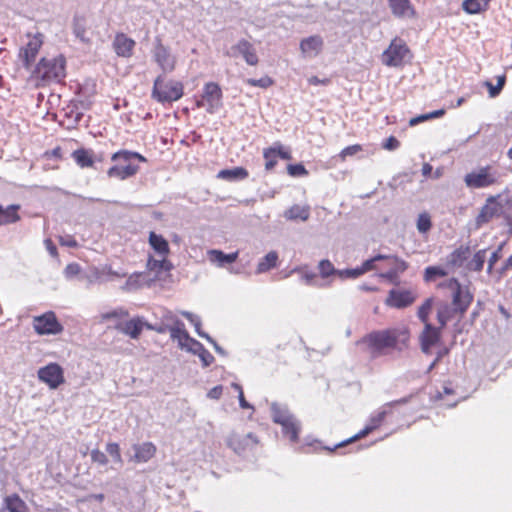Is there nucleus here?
I'll return each instance as SVG.
<instances>
[{
	"label": "nucleus",
	"instance_id": "obj_1",
	"mask_svg": "<svg viewBox=\"0 0 512 512\" xmlns=\"http://www.w3.org/2000/svg\"><path fill=\"white\" fill-rule=\"evenodd\" d=\"M408 332L405 329H387L373 331L363 337L357 344H366L373 358L379 357L387 348H395L398 342L405 343Z\"/></svg>",
	"mask_w": 512,
	"mask_h": 512
},
{
	"label": "nucleus",
	"instance_id": "obj_2",
	"mask_svg": "<svg viewBox=\"0 0 512 512\" xmlns=\"http://www.w3.org/2000/svg\"><path fill=\"white\" fill-rule=\"evenodd\" d=\"M135 159L140 162H146V158L137 152L128 150L115 152L111 156V160L116 162V164L107 170V176L118 180H126L134 176L139 170V166L133 163Z\"/></svg>",
	"mask_w": 512,
	"mask_h": 512
},
{
	"label": "nucleus",
	"instance_id": "obj_3",
	"mask_svg": "<svg viewBox=\"0 0 512 512\" xmlns=\"http://www.w3.org/2000/svg\"><path fill=\"white\" fill-rule=\"evenodd\" d=\"M270 409L273 421L282 427V434L288 437L292 443H296L301 431L300 421L285 405L274 402L271 404Z\"/></svg>",
	"mask_w": 512,
	"mask_h": 512
},
{
	"label": "nucleus",
	"instance_id": "obj_4",
	"mask_svg": "<svg viewBox=\"0 0 512 512\" xmlns=\"http://www.w3.org/2000/svg\"><path fill=\"white\" fill-rule=\"evenodd\" d=\"M501 173L492 165L480 166L464 176V183L469 189H483L501 184Z\"/></svg>",
	"mask_w": 512,
	"mask_h": 512
},
{
	"label": "nucleus",
	"instance_id": "obj_5",
	"mask_svg": "<svg viewBox=\"0 0 512 512\" xmlns=\"http://www.w3.org/2000/svg\"><path fill=\"white\" fill-rule=\"evenodd\" d=\"M65 75V59L63 56L42 58L33 71V76L44 83L60 82L65 78Z\"/></svg>",
	"mask_w": 512,
	"mask_h": 512
},
{
	"label": "nucleus",
	"instance_id": "obj_6",
	"mask_svg": "<svg viewBox=\"0 0 512 512\" xmlns=\"http://www.w3.org/2000/svg\"><path fill=\"white\" fill-rule=\"evenodd\" d=\"M152 96L161 103L177 101L183 96V85L174 80L164 82L158 76L154 81Z\"/></svg>",
	"mask_w": 512,
	"mask_h": 512
},
{
	"label": "nucleus",
	"instance_id": "obj_7",
	"mask_svg": "<svg viewBox=\"0 0 512 512\" xmlns=\"http://www.w3.org/2000/svg\"><path fill=\"white\" fill-rule=\"evenodd\" d=\"M440 288H447L452 292L453 307L459 314H464L470 306L473 295L468 287L462 286L457 279L450 278L439 284Z\"/></svg>",
	"mask_w": 512,
	"mask_h": 512
},
{
	"label": "nucleus",
	"instance_id": "obj_8",
	"mask_svg": "<svg viewBox=\"0 0 512 512\" xmlns=\"http://www.w3.org/2000/svg\"><path fill=\"white\" fill-rule=\"evenodd\" d=\"M198 108H205V110L212 114L215 113L222 106V90L215 82H208L204 85L203 93L196 101Z\"/></svg>",
	"mask_w": 512,
	"mask_h": 512
},
{
	"label": "nucleus",
	"instance_id": "obj_9",
	"mask_svg": "<svg viewBox=\"0 0 512 512\" xmlns=\"http://www.w3.org/2000/svg\"><path fill=\"white\" fill-rule=\"evenodd\" d=\"M258 442L257 436L251 432L241 434L231 431L225 438L227 447L238 455H244L252 451L258 445Z\"/></svg>",
	"mask_w": 512,
	"mask_h": 512
},
{
	"label": "nucleus",
	"instance_id": "obj_10",
	"mask_svg": "<svg viewBox=\"0 0 512 512\" xmlns=\"http://www.w3.org/2000/svg\"><path fill=\"white\" fill-rule=\"evenodd\" d=\"M151 53L153 61L164 74L171 73L175 70L177 56L173 54L170 47L165 46L160 39L156 40Z\"/></svg>",
	"mask_w": 512,
	"mask_h": 512
},
{
	"label": "nucleus",
	"instance_id": "obj_11",
	"mask_svg": "<svg viewBox=\"0 0 512 512\" xmlns=\"http://www.w3.org/2000/svg\"><path fill=\"white\" fill-rule=\"evenodd\" d=\"M408 53L409 49L405 41L401 38H394L383 52L381 61L386 66L398 67L402 65Z\"/></svg>",
	"mask_w": 512,
	"mask_h": 512
},
{
	"label": "nucleus",
	"instance_id": "obj_12",
	"mask_svg": "<svg viewBox=\"0 0 512 512\" xmlns=\"http://www.w3.org/2000/svg\"><path fill=\"white\" fill-rule=\"evenodd\" d=\"M33 328L39 335H57L63 331L62 324L52 311H48L33 318Z\"/></svg>",
	"mask_w": 512,
	"mask_h": 512
},
{
	"label": "nucleus",
	"instance_id": "obj_13",
	"mask_svg": "<svg viewBox=\"0 0 512 512\" xmlns=\"http://www.w3.org/2000/svg\"><path fill=\"white\" fill-rule=\"evenodd\" d=\"M28 42L19 51V60L22 62L26 69H29L43 44V34L36 33L35 35L28 34Z\"/></svg>",
	"mask_w": 512,
	"mask_h": 512
},
{
	"label": "nucleus",
	"instance_id": "obj_14",
	"mask_svg": "<svg viewBox=\"0 0 512 512\" xmlns=\"http://www.w3.org/2000/svg\"><path fill=\"white\" fill-rule=\"evenodd\" d=\"M388 413H390V410L386 407V405H383L376 413L371 415L368 424L365 426L363 430H361L359 433L352 436L351 438L336 444L334 448L326 447V449L329 451H334L336 448L343 447L359 438L365 437L370 432H372L373 430L380 426V424L385 419Z\"/></svg>",
	"mask_w": 512,
	"mask_h": 512
},
{
	"label": "nucleus",
	"instance_id": "obj_15",
	"mask_svg": "<svg viewBox=\"0 0 512 512\" xmlns=\"http://www.w3.org/2000/svg\"><path fill=\"white\" fill-rule=\"evenodd\" d=\"M225 54L234 58L241 56L250 66H255L259 62L254 45L246 39H240L236 44L231 46Z\"/></svg>",
	"mask_w": 512,
	"mask_h": 512
},
{
	"label": "nucleus",
	"instance_id": "obj_16",
	"mask_svg": "<svg viewBox=\"0 0 512 512\" xmlns=\"http://www.w3.org/2000/svg\"><path fill=\"white\" fill-rule=\"evenodd\" d=\"M38 378L51 389L58 388L64 383V371L57 363H49L38 370Z\"/></svg>",
	"mask_w": 512,
	"mask_h": 512
},
{
	"label": "nucleus",
	"instance_id": "obj_17",
	"mask_svg": "<svg viewBox=\"0 0 512 512\" xmlns=\"http://www.w3.org/2000/svg\"><path fill=\"white\" fill-rule=\"evenodd\" d=\"M499 198L500 195L490 196L487 198L486 203L482 206L476 217L477 227H481L500 214L502 206L498 202Z\"/></svg>",
	"mask_w": 512,
	"mask_h": 512
},
{
	"label": "nucleus",
	"instance_id": "obj_18",
	"mask_svg": "<svg viewBox=\"0 0 512 512\" xmlns=\"http://www.w3.org/2000/svg\"><path fill=\"white\" fill-rule=\"evenodd\" d=\"M442 329L441 327H434L431 323L424 324V329L420 335V344L423 353L429 354L432 346L439 342Z\"/></svg>",
	"mask_w": 512,
	"mask_h": 512
},
{
	"label": "nucleus",
	"instance_id": "obj_19",
	"mask_svg": "<svg viewBox=\"0 0 512 512\" xmlns=\"http://www.w3.org/2000/svg\"><path fill=\"white\" fill-rule=\"evenodd\" d=\"M415 295L410 290H395L389 292L386 304L395 308H405L415 301Z\"/></svg>",
	"mask_w": 512,
	"mask_h": 512
},
{
	"label": "nucleus",
	"instance_id": "obj_20",
	"mask_svg": "<svg viewBox=\"0 0 512 512\" xmlns=\"http://www.w3.org/2000/svg\"><path fill=\"white\" fill-rule=\"evenodd\" d=\"M174 332L178 333L179 335H174L176 338L173 339V341L177 342L178 347L181 350H185L194 355H198L199 352L204 348L202 343L190 337L186 329L184 331L175 330Z\"/></svg>",
	"mask_w": 512,
	"mask_h": 512
},
{
	"label": "nucleus",
	"instance_id": "obj_21",
	"mask_svg": "<svg viewBox=\"0 0 512 512\" xmlns=\"http://www.w3.org/2000/svg\"><path fill=\"white\" fill-rule=\"evenodd\" d=\"M324 41L319 35L309 36L300 42V50L304 57H316L323 49Z\"/></svg>",
	"mask_w": 512,
	"mask_h": 512
},
{
	"label": "nucleus",
	"instance_id": "obj_22",
	"mask_svg": "<svg viewBox=\"0 0 512 512\" xmlns=\"http://www.w3.org/2000/svg\"><path fill=\"white\" fill-rule=\"evenodd\" d=\"M116 328L130 338L138 339L143 328H146V321H144L142 317H135L128 321L119 323Z\"/></svg>",
	"mask_w": 512,
	"mask_h": 512
},
{
	"label": "nucleus",
	"instance_id": "obj_23",
	"mask_svg": "<svg viewBox=\"0 0 512 512\" xmlns=\"http://www.w3.org/2000/svg\"><path fill=\"white\" fill-rule=\"evenodd\" d=\"M158 313L160 320L168 326L172 340L176 338L174 335H179L178 333L174 332L175 330H185L184 323L172 311L161 308L159 309Z\"/></svg>",
	"mask_w": 512,
	"mask_h": 512
},
{
	"label": "nucleus",
	"instance_id": "obj_24",
	"mask_svg": "<svg viewBox=\"0 0 512 512\" xmlns=\"http://www.w3.org/2000/svg\"><path fill=\"white\" fill-rule=\"evenodd\" d=\"M135 44L136 43L132 38H129L123 33H119L115 36L113 48L118 56L129 58L133 54Z\"/></svg>",
	"mask_w": 512,
	"mask_h": 512
},
{
	"label": "nucleus",
	"instance_id": "obj_25",
	"mask_svg": "<svg viewBox=\"0 0 512 512\" xmlns=\"http://www.w3.org/2000/svg\"><path fill=\"white\" fill-rule=\"evenodd\" d=\"M207 255L212 264L222 268L227 264L234 263L238 258L239 252L235 251L233 253L226 254L221 250L210 249L207 251Z\"/></svg>",
	"mask_w": 512,
	"mask_h": 512
},
{
	"label": "nucleus",
	"instance_id": "obj_26",
	"mask_svg": "<svg viewBox=\"0 0 512 512\" xmlns=\"http://www.w3.org/2000/svg\"><path fill=\"white\" fill-rule=\"evenodd\" d=\"M133 450L135 453L132 460L138 463H145L155 455L156 447L151 442H145L142 444H135L133 446Z\"/></svg>",
	"mask_w": 512,
	"mask_h": 512
},
{
	"label": "nucleus",
	"instance_id": "obj_27",
	"mask_svg": "<svg viewBox=\"0 0 512 512\" xmlns=\"http://www.w3.org/2000/svg\"><path fill=\"white\" fill-rule=\"evenodd\" d=\"M126 276L125 272L115 271L109 265L96 267L93 269V277L98 282H108L116 278H123Z\"/></svg>",
	"mask_w": 512,
	"mask_h": 512
},
{
	"label": "nucleus",
	"instance_id": "obj_28",
	"mask_svg": "<svg viewBox=\"0 0 512 512\" xmlns=\"http://www.w3.org/2000/svg\"><path fill=\"white\" fill-rule=\"evenodd\" d=\"M149 244L160 257L166 258L170 252L168 241L160 234L149 233Z\"/></svg>",
	"mask_w": 512,
	"mask_h": 512
},
{
	"label": "nucleus",
	"instance_id": "obj_29",
	"mask_svg": "<svg viewBox=\"0 0 512 512\" xmlns=\"http://www.w3.org/2000/svg\"><path fill=\"white\" fill-rule=\"evenodd\" d=\"M392 13L397 17H410L414 9L410 0H388Z\"/></svg>",
	"mask_w": 512,
	"mask_h": 512
},
{
	"label": "nucleus",
	"instance_id": "obj_30",
	"mask_svg": "<svg viewBox=\"0 0 512 512\" xmlns=\"http://www.w3.org/2000/svg\"><path fill=\"white\" fill-rule=\"evenodd\" d=\"M20 205L12 204L7 207H3L0 204V226L16 223L20 220L18 210Z\"/></svg>",
	"mask_w": 512,
	"mask_h": 512
},
{
	"label": "nucleus",
	"instance_id": "obj_31",
	"mask_svg": "<svg viewBox=\"0 0 512 512\" xmlns=\"http://www.w3.org/2000/svg\"><path fill=\"white\" fill-rule=\"evenodd\" d=\"M470 255L468 246H461L448 256V263L454 267H461Z\"/></svg>",
	"mask_w": 512,
	"mask_h": 512
},
{
	"label": "nucleus",
	"instance_id": "obj_32",
	"mask_svg": "<svg viewBox=\"0 0 512 512\" xmlns=\"http://www.w3.org/2000/svg\"><path fill=\"white\" fill-rule=\"evenodd\" d=\"M74 161L81 168H88L93 166V152L84 148L75 150L72 153Z\"/></svg>",
	"mask_w": 512,
	"mask_h": 512
},
{
	"label": "nucleus",
	"instance_id": "obj_33",
	"mask_svg": "<svg viewBox=\"0 0 512 512\" xmlns=\"http://www.w3.org/2000/svg\"><path fill=\"white\" fill-rule=\"evenodd\" d=\"M458 313L454 307H451L448 303H441L437 309V320L441 328H444L448 321Z\"/></svg>",
	"mask_w": 512,
	"mask_h": 512
},
{
	"label": "nucleus",
	"instance_id": "obj_34",
	"mask_svg": "<svg viewBox=\"0 0 512 512\" xmlns=\"http://www.w3.org/2000/svg\"><path fill=\"white\" fill-rule=\"evenodd\" d=\"M309 215V208L300 205H293L284 213V217L288 220L306 221L309 218Z\"/></svg>",
	"mask_w": 512,
	"mask_h": 512
},
{
	"label": "nucleus",
	"instance_id": "obj_35",
	"mask_svg": "<svg viewBox=\"0 0 512 512\" xmlns=\"http://www.w3.org/2000/svg\"><path fill=\"white\" fill-rule=\"evenodd\" d=\"M277 260L278 254L275 251L269 252L259 261L256 268V273L262 274L274 268L277 264Z\"/></svg>",
	"mask_w": 512,
	"mask_h": 512
},
{
	"label": "nucleus",
	"instance_id": "obj_36",
	"mask_svg": "<svg viewBox=\"0 0 512 512\" xmlns=\"http://www.w3.org/2000/svg\"><path fill=\"white\" fill-rule=\"evenodd\" d=\"M5 507L9 512H26L25 502L17 495L13 494L5 498Z\"/></svg>",
	"mask_w": 512,
	"mask_h": 512
},
{
	"label": "nucleus",
	"instance_id": "obj_37",
	"mask_svg": "<svg viewBox=\"0 0 512 512\" xmlns=\"http://www.w3.org/2000/svg\"><path fill=\"white\" fill-rule=\"evenodd\" d=\"M490 0H464L462 7L469 14H477L484 11Z\"/></svg>",
	"mask_w": 512,
	"mask_h": 512
},
{
	"label": "nucleus",
	"instance_id": "obj_38",
	"mask_svg": "<svg viewBox=\"0 0 512 512\" xmlns=\"http://www.w3.org/2000/svg\"><path fill=\"white\" fill-rule=\"evenodd\" d=\"M248 176V172L242 167H236L233 169H224L219 171L218 178L225 180H237L245 179Z\"/></svg>",
	"mask_w": 512,
	"mask_h": 512
},
{
	"label": "nucleus",
	"instance_id": "obj_39",
	"mask_svg": "<svg viewBox=\"0 0 512 512\" xmlns=\"http://www.w3.org/2000/svg\"><path fill=\"white\" fill-rule=\"evenodd\" d=\"M486 260V249L477 251L472 259L468 262L467 268L472 271H481Z\"/></svg>",
	"mask_w": 512,
	"mask_h": 512
},
{
	"label": "nucleus",
	"instance_id": "obj_40",
	"mask_svg": "<svg viewBox=\"0 0 512 512\" xmlns=\"http://www.w3.org/2000/svg\"><path fill=\"white\" fill-rule=\"evenodd\" d=\"M319 274L323 279H327L333 275L337 276L338 269L334 267L331 261L324 259L318 264Z\"/></svg>",
	"mask_w": 512,
	"mask_h": 512
},
{
	"label": "nucleus",
	"instance_id": "obj_41",
	"mask_svg": "<svg viewBox=\"0 0 512 512\" xmlns=\"http://www.w3.org/2000/svg\"><path fill=\"white\" fill-rule=\"evenodd\" d=\"M387 256L388 258H384V260L389 262V265L391 266L390 269L395 272L397 276H399L400 273H403L407 269L408 265L404 260L399 259L396 256Z\"/></svg>",
	"mask_w": 512,
	"mask_h": 512
},
{
	"label": "nucleus",
	"instance_id": "obj_42",
	"mask_svg": "<svg viewBox=\"0 0 512 512\" xmlns=\"http://www.w3.org/2000/svg\"><path fill=\"white\" fill-rule=\"evenodd\" d=\"M384 258H388L387 255L378 254L370 259L365 260L362 265L359 268V271H361V275L377 269L376 262L384 260Z\"/></svg>",
	"mask_w": 512,
	"mask_h": 512
},
{
	"label": "nucleus",
	"instance_id": "obj_43",
	"mask_svg": "<svg viewBox=\"0 0 512 512\" xmlns=\"http://www.w3.org/2000/svg\"><path fill=\"white\" fill-rule=\"evenodd\" d=\"M433 306V298H427L425 302L419 307L417 315L418 318L424 323H430L428 321L429 314Z\"/></svg>",
	"mask_w": 512,
	"mask_h": 512
},
{
	"label": "nucleus",
	"instance_id": "obj_44",
	"mask_svg": "<svg viewBox=\"0 0 512 512\" xmlns=\"http://www.w3.org/2000/svg\"><path fill=\"white\" fill-rule=\"evenodd\" d=\"M73 33L82 42H87L86 28L83 19L75 18L73 21Z\"/></svg>",
	"mask_w": 512,
	"mask_h": 512
},
{
	"label": "nucleus",
	"instance_id": "obj_45",
	"mask_svg": "<svg viewBox=\"0 0 512 512\" xmlns=\"http://www.w3.org/2000/svg\"><path fill=\"white\" fill-rule=\"evenodd\" d=\"M263 156L266 160V170H272L277 163V150L275 147H270L264 150Z\"/></svg>",
	"mask_w": 512,
	"mask_h": 512
},
{
	"label": "nucleus",
	"instance_id": "obj_46",
	"mask_svg": "<svg viewBox=\"0 0 512 512\" xmlns=\"http://www.w3.org/2000/svg\"><path fill=\"white\" fill-rule=\"evenodd\" d=\"M141 273H134L128 277L125 284L121 287L125 291H133L140 287Z\"/></svg>",
	"mask_w": 512,
	"mask_h": 512
},
{
	"label": "nucleus",
	"instance_id": "obj_47",
	"mask_svg": "<svg viewBox=\"0 0 512 512\" xmlns=\"http://www.w3.org/2000/svg\"><path fill=\"white\" fill-rule=\"evenodd\" d=\"M170 266H171V264L164 257H161V259H159V260L150 257L149 260H148V263H147V267L150 270H155V269H157V270H161V269L169 270Z\"/></svg>",
	"mask_w": 512,
	"mask_h": 512
},
{
	"label": "nucleus",
	"instance_id": "obj_48",
	"mask_svg": "<svg viewBox=\"0 0 512 512\" xmlns=\"http://www.w3.org/2000/svg\"><path fill=\"white\" fill-rule=\"evenodd\" d=\"M446 275V271L438 266H429L425 269V280L433 281L436 277H443Z\"/></svg>",
	"mask_w": 512,
	"mask_h": 512
},
{
	"label": "nucleus",
	"instance_id": "obj_49",
	"mask_svg": "<svg viewBox=\"0 0 512 512\" xmlns=\"http://www.w3.org/2000/svg\"><path fill=\"white\" fill-rule=\"evenodd\" d=\"M432 226L430 216L427 213L419 215L417 220V229L420 233H426Z\"/></svg>",
	"mask_w": 512,
	"mask_h": 512
},
{
	"label": "nucleus",
	"instance_id": "obj_50",
	"mask_svg": "<svg viewBox=\"0 0 512 512\" xmlns=\"http://www.w3.org/2000/svg\"><path fill=\"white\" fill-rule=\"evenodd\" d=\"M246 83L253 87L268 88L273 84V80L269 76H264L260 79L249 78Z\"/></svg>",
	"mask_w": 512,
	"mask_h": 512
},
{
	"label": "nucleus",
	"instance_id": "obj_51",
	"mask_svg": "<svg viewBox=\"0 0 512 512\" xmlns=\"http://www.w3.org/2000/svg\"><path fill=\"white\" fill-rule=\"evenodd\" d=\"M360 276H361V271H359L358 267L351 268V269H343V270L338 269V272H337V277L340 278L341 280L356 279Z\"/></svg>",
	"mask_w": 512,
	"mask_h": 512
},
{
	"label": "nucleus",
	"instance_id": "obj_52",
	"mask_svg": "<svg viewBox=\"0 0 512 512\" xmlns=\"http://www.w3.org/2000/svg\"><path fill=\"white\" fill-rule=\"evenodd\" d=\"M315 278H316V274L314 272H311V271H306L302 274L301 276V280L306 284V285H309V286H315V287H326V286H329L330 285V282H327L325 284H318L316 281H315Z\"/></svg>",
	"mask_w": 512,
	"mask_h": 512
},
{
	"label": "nucleus",
	"instance_id": "obj_53",
	"mask_svg": "<svg viewBox=\"0 0 512 512\" xmlns=\"http://www.w3.org/2000/svg\"><path fill=\"white\" fill-rule=\"evenodd\" d=\"M106 452L113 458L116 463L122 464L123 461L120 454V448L117 443H108L106 445Z\"/></svg>",
	"mask_w": 512,
	"mask_h": 512
},
{
	"label": "nucleus",
	"instance_id": "obj_54",
	"mask_svg": "<svg viewBox=\"0 0 512 512\" xmlns=\"http://www.w3.org/2000/svg\"><path fill=\"white\" fill-rule=\"evenodd\" d=\"M288 174L293 177L306 176L308 171L302 164H290L287 167Z\"/></svg>",
	"mask_w": 512,
	"mask_h": 512
},
{
	"label": "nucleus",
	"instance_id": "obj_55",
	"mask_svg": "<svg viewBox=\"0 0 512 512\" xmlns=\"http://www.w3.org/2000/svg\"><path fill=\"white\" fill-rule=\"evenodd\" d=\"M90 456L92 461L99 465H106L108 463L106 454L98 449H93Z\"/></svg>",
	"mask_w": 512,
	"mask_h": 512
},
{
	"label": "nucleus",
	"instance_id": "obj_56",
	"mask_svg": "<svg viewBox=\"0 0 512 512\" xmlns=\"http://www.w3.org/2000/svg\"><path fill=\"white\" fill-rule=\"evenodd\" d=\"M361 150H362L361 145H359V144L351 145V146L345 147V148L340 152L339 157H340L342 160H345L347 157H349V156H353V155H355L356 153L360 152Z\"/></svg>",
	"mask_w": 512,
	"mask_h": 512
},
{
	"label": "nucleus",
	"instance_id": "obj_57",
	"mask_svg": "<svg viewBox=\"0 0 512 512\" xmlns=\"http://www.w3.org/2000/svg\"><path fill=\"white\" fill-rule=\"evenodd\" d=\"M197 356L200 358L204 367L209 366L214 361L213 355L207 349H205V347L199 352Z\"/></svg>",
	"mask_w": 512,
	"mask_h": 512
},
{
	"label": "nucleus",
	"instance_id": "obj_58",
	"mask_svg": "<svg viewBox=\"0 0 512 512\" xmlns=\"http://www.w3.org/2000/svg\"><path fill=\"white\" fill-rule=\"evenodd\" d=\"M80 273V266L77 263H70L64 269V274L66 278H73L74 276Z\"/></svg>",
	"mask_w": 512,
	"mask_h": 512
},
{
	"label": "nucleus",
	"instance_id": "obj_59",
	"mask_svg": "<svg viewBox=\"0 0 512 512\" xmlns=\"http://www.w3.org/2000/svg\"><path fill=\"white\" fill-rule=\"evenodd\" d=\"M146 329L155 331L160 334L169 331L168 326L165 323H163L162 321L160 323H156V324H150V323L146 322Z\"/></svg>",
	"mask_w": 512,
	"mask_h": 512
},
{
	"label": "nucleus",
	"instance_id": "obj_60",
	"mask_svg": "<svg viewBox=\"0 0 512 512\" xmlns=\"http://www.w3.org/2000/svg\"><path fill=\"white\" fill-rule=\"evenodd\" d=\"M399 145H400L399 141L394 136H390L383 143V148L386 150L392 151V150L397 149L399 147Z\"/></svg>",
	"mask_w": 512,
	"mask_h": 512
},
{
	"label": "nucleus",
	"instance_id": "obj_61",
	"mask_svg": "<svg viewBox=\"0 0 512 512\" xmlns=\"http://www.w3.org/2000/svg\"><path fill=\"white\" fill-rule=\"evenodd\" d=\"M59 242L62 246H67V247H71V248L78 246L77 241L70 235L60 236Z\"/></svg>",
	"mask_w": 512,
	"mask_h": 512
},
{
	"label": "nucleus",
	"instance_id": "obj_62",
	"mask_svg": "<svg viewBox=\"0 0 512 512\" xmlns=\"http://www.w3.org/2000/svg\"><path fill=\"white\" fill-rule=\"evenodd\" d=\"M277 150V157L279 156L282 159L289 160L291 159V153L289 150L283 148L280 143H275L274 146Z\"/></svg>",
	"mask_w": 512,
	"mask_h": 512
},
{
	"label": "nucleus",
	"instance_id": "obj_63",
	"mask_svg": "<svg viewBox=\"0 0 512 512\" xmlns=\"http://www.w3.org/2000/svg\"><path fill=\"white\" fill-rule=\"evenodd\" d=\"M500 251H501V246L496 250L494 251L489 260H488V272L490 273L494 267V265L497 263V261L500 259Z\"/></svg>",
	"mask_w": 512,
	"mask_h": 512
},
{
	"label": "nucleus",
	"instance_id": "obj_64",
	"mask_svg": "<svg viewBox=\"0 0 512 512\" xmlns=\"http://www.w3.org/2000/svg\"><path fill=\"white\" fill-rule=\"evenodd\" d=\"M44 245L52 257H56L58 255L57 247L55 246V244L52 242L51 239H49V238L45 239Z\"/></svg>",
	"mask_w": 512,
	"mask_h": 512
}]
</instances>
